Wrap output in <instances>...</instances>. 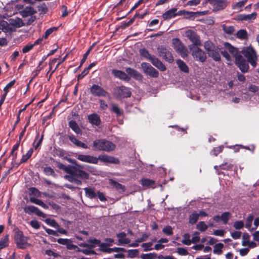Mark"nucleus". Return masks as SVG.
<instances>
[{
    "label": "nucleus",
    "instance_id": "6e6d98bb",
    "mask_svg": "<svg viewBox=\"0 0 259 259\" xmlns=\"http://www.w3.org/2000/svg\"><path fill=\"white\" fill-rule=\"evenodd\" d=\"M16 82L15 79L12 80L9 83H8L4 89V91L5 92V94L6 96H7V93L9 92L10 89H11L15 84Z\"/></svg>",
    "mask_w": 259,
    "mask_h": 259
},
{
    "label": "nucleus",
    "instance_id": "603ef678",
    "mask_svg": "<svg viewBox=\"0 0 259 259\" xmlns=\"http://www.w3.org/2000/svg\"><path fill=\"white\" fill-rule=\"evenodd\" d=\"M237 37L241 39H245L247 37L246 30L244 29L239 30L236 33Z\"/></svg>",
    "mask_w": 259,
    "mask_h": 259
},
{
    "label": "nucleus",
    "instance_id": "f3484780",
    "mask_svg": "<svg viewBox=\"0 0 259 259\" xmlns=\"http://www.w3.org/2000/svg\"><path fill=\"white\" fill-rule=\"evenodd\" d=\"M141 184L144 189L148 188H155V181L153 180L143 178L141 180Z\"/></svg>",
    "mask_w": 259,
    "mask_h": 259
},
{
    "label": "nucleus",
    "instance_id": "7c9ffc66",
    "mask_svg": "<svg viewBox=\"0 0 259 259\" xmlns=\"http://www.w3.org/2000/svg\"><path fill=\"white\" fill-rule=\"evenodd\" d=\"M30 201L31 203H35L36 204H37L42 207H43L45 209L48 208V206L45 204L44 202H43L41 200L37 199L35 197H30Z\"/></svg>",
    "mask_w": 259,
    "mask_h": 259
},
{
    "label": "nucleus",
    "instance_id": "a211bd4d",
    "mask_svg": "<svg viewBox=\"0 0 259 259\" xmlns=\"http://www.w3.org/2000/svg\"><path fill=\"white\" fill-rule=\"evenodd\" d=\"M145 72L149 75L156 77L158 75V72L152 66H142Z\"/></svg>",
    "mask_w": 259,
    "mask_h": 259
},
{
    "label": "nucleus",
    "instance_id": "6ab92c4d",
    "mask_svg": "<svg viewBox=\"0 0 259 259\" xmlns=\"http://www.w3.org/2000/svg\"><path fill=\"white\" fill-rule=\"evenodd\" d=\"M68 138H69V140L72 143H73L76 146H77L78 147L82 148L83 149L88 148V146L86 144L80 141L79 140L77 139L74 136H73V135L69 136L68 137Z\"/></svg>",
    "mask_w": 259,
    "mask_h": 259
},
{
    "label": "nucleus",
    "instance_id": "bb28decb",
    "mask_svg": "<svg viewBox=\"0 0 259 259\" xmlns=\"http://www.w3.org/2000/svg\"><path fill=\"white\" fill-rule=\"evenodd\" d=\"M85 196L90 199H93L97 197V193L95 188H84Z\"/></svg>",
    "mask_w": 259,
    "mask_h": 259
},
{
    "label": "nucleus",
    "instance_id": "393cba45",
    "mask_svg": "<svg viewBox=\"0 0 259 259\" xmlns=\"http://www.w3.org/2000/svg\"><path fill=\"white\" fill-rule=\"evenodd\" d=\"M69 126L76 134L81 135L82 131L75 121H69Z\"/></svg>",
    "mask_w": 259,
    "mask_h": 259
},
{
    "label": "nucleus",
    "instance_id": "ddd939ff",
    "mask_svg": "<svg viewBox=\"0 0 259 259\" xmlns=\"http://www.w3.org/2000/svg\"><path fill=\"white\" fill-rule=\"evenodd\" d=\"M24 211L26 213L31 214L34 213L38 217L45 218L46 215L40 210L37 207L33 205H30L26 206L24 208Z\"/></svg>",
    "mask_w": 259,
    "mask_h": 259
},
{
    "label": "nucleus",
    "instance_id": "9d476101",
    "mask_svg": "<svg viewBox=\"0 0 259 259\" xmlns=\"http://www.w3.org/2000/svg\"><path fill=\"white\" fill-rule=\"evenodd\" d=\"M158 52L159 56H161L164 59L167 61L168 63H172L173 57L169 49L162 47H158Z\"/></svg>",
    "mask_w": 259,
    "mask_h": 259
},
{
    "label": "nucleus",
    "instance_id": "69168bd1",
    "mask_svg": "<svg viewBox=\"0 0 259 259\" xmlns=\"http://www.w3.org/2000/svg\"><path fill=\"white\" fill-rule=\"evenodd\" d=\"M233 164L228 163H225L220 165V168L224 170H231L233 168Z\"/></svg>",
    "mask_w": 259,
    "mask_h": 259
},
{
    "label": "nucleus",
    "instance_id": "4be33fe9",
    "mask_svg": "<svg viewBox=\"0 0 259 259\" xmlns=\"http://www.w3.org/2000/svg\"><path fill=\"white\" fill-rule=\"evenodd\" d=\"M177 11V9L176 8L171 9L163 13L162 17L165 20H169L170 19L176 17Z\"/></svg>",
    "mask_w": 259,
    "mask_h": 259
},
{
    "label": "nucleus",
    "instance_id": "423d86ee",
    "mask_svg": "<svg viewBox=\"0 0 259 259\" xmlns=\"http://www.w3.org/2000/svg\"><path fill=\"white\" fill-rule=\"evenodd\" d=\"M172 42L174 49L180 54L182 57L184 58L187 56L188 50L179 38H173Z\"/></svg>",
    "mask_w": 259,
    "mask_h": 259
},
{
    "label": "nucleus",
    "instance_id": "473e14b6",
    "mask_svg": "<svg viewBox=\"0 0 259 259\" xmlns=\"http://www.w3.org/2000/svg\"><path fill=\"white\" fill-rule=\"evenodd\" d=\"M231 217V214L229 212H224L221 215V221L225 225L227 224L228 221Z\"/></svg>",
    "mask_w": 259,
    "mask_h": 259
},
{
    "label": "nucleus",
    "instance_id": "7ed1b4c3",
    "mask_svg": "<svg viewBox=\"0 0 259 259\" xmlns=\"http://www.w3.org/2000/svg\"><path fill=\"white\" fill-rule=\"evenodd\" d=\"M75 157L78 160L82 162L94 164H97L99 160L106 163H119V160L117 158L106 154L100 155L98 157H97L90 155L76 154Z\"/></svg>",
    "mask_w": 259,
    "mask_h": 259
},
{
    "label": "nucleus",
    "instance_id": "6e6552de",
    "mask_svg": "<svg viewBox=\"0 0 259 259\" xmlns=\"http://www.w3.org/2000/svg\"><path fill=\"white\" fill-rule=\"evenodd\" d=\"M91 94L96 97H105L108 95V93L103 88L97 84H93L90 89Z\"/></svg>",
    "mask_w": 259,
    "mask_h": 259
},
{
    "label": "nucleus",
    "instance_id": "37998d69",
    "mask_svg": "<svg viewBox=\"0 0 259 259\" xmlns=\"http://www.w3.org/2000/svg\"><path fill=\"white\" fill-rule=\"evenodd\" d=\"M153 243L152 242H149L147 243H144L141 245L142 247L143 248L144 251H148L153 249L152 247Z\"/></svg>",
    "mask_w": 259,
    "mask_h": 259
},
{
    "label": "nucleus",
    "instance_id": "ea45409f",
    "mask_svg": "<svg viewBox=\"0 0 259 259\" xmlns=\"http://www.w3.org/2000/svg\"><path fill=\"white\" fill-rule=\"evenodd\" d=\"M157 257V254L155 252L142 254L140 255L141 259H155Z\"/></svg>",
    "mask_w": 259,
    "mask_h": 259
},
{
    "label": "nucleus",
    "instance_id": "09e8293b",
    "mask_svg": "<svg viewBox=\"0 0 259 259\" xmlns=\"http://www.w3.org/2000/svg\"><path fill=\"white\" fill-rule=\"evenodd\" d=\"M92 248H88L83 249H80L78 248V251L79 252H81L86 255H91V254H96V252L94 250L91 249Z\"/></svg>",
    "mask_w": 259,
    "mask_h": 259
},
{
    "label": "nucleus",
    "instance_id": "2f4dec72",
    "mask_svg": "<svg viewBox=\"0 0 259 259\" xmlns=\"http://www.w3.org/2000/svg\"><path fill=\"white\" fill-rule=\"evenodd\" d=\"M9 245V235H5L0 239V250Z\"/></svg>",
    "mask_w": 259,
    "mask_h": 259
},
{
    "label": "nucleus",
    "instance_id": "338daca9",
    "mask_svg": "<svg viewBox=\"0 0 259 259\" xmlns=\"http://www.w3.org/2000/svg\"><path fill=\"white\" fill-rule=\"evenodd\" d=\"M113 184H114V187L117 190L120 191L121 192H124L125 191L124 186H123L122 185H121V184L116 182H113Z\"/></svg>",
    "mask_w": 259,
    "mask_h": 259
},
{
    "label": "nucleus",
    "instance_id": "c85d7f7f",
    "mask_svg": "<svg viewBox=\"0 0 259 259\" xmlns=\"http://www.w3.org/2000/svg\"><path fill=\"white\" fill-rule=\"evenodd\" d=\"M36 13L35 11H34V9L31 7H26L21 12V15L23 17H26L29 16H31L33 14Z\"/></svg>",
    "mask_w": 259,
    "mask_h": 259
},
{
    "label": "nucleus",
    "instance_id": "72a5a7b5",
    "mask_svg": "<svg viewBox=\"0 0 259 259\" xmlns=\"http://www.w3.org/2000/svg\"><path fill=\"white\" fill-rule=\"evenodd\" d=\"M111 111L116 114L117 116H120L123 114V111L117 105L112 104Z\"/></svg>",
    "mask_w": 259,
    "mask_h": 259
},
{
    "label": "nucleus",
    "instance_id": "4468645a",
    "mask_svg": "<svg viewBox=\"0 0 259 259\" xmlns=\"http://www.w3.org/2000/svg\"><path fill=\"white\" fill-rule=\"evenodd\" d=\"M214 8L217 10L224 9L227 5V3L225 0H208Z\"/></svg>",
    "mask_w": 259,
    "mask_h": 259
},
{
    "label": "nucleus",
    "instance_id": "864d4df0",
    "mask_svg": "<svg viewBox=\"0 0 259 259\" xmlns=\"http://www.w3.org/2000/svg\"><path fill=\"white\" fill-rule=\"evenodd\" d=\"M45 252L46 254L49 256H52L54 257L53 259L60 256V254L59 253L55 252L51 249H47L45 250Z\"/></svg>",
    "mask_w": 259,
    "mask_h": 259
},
{
    "label": "nucleus",
    "instance_id": "774afa93",
    "mask_svg": "<svg viewBox=\"0 0 259 259\" xmlns=\"http://www.w3.org/2000/svg\"><path fill=\"white\" fill-rule=\"evenodd\" d=\"M38 10L42 13L45 14L48 11V7L45 4H42L38 6Z\"/></svg>",
    "mask_w": 259,
    "mask_h": 259
},
{
    "label": "nucleus",
    "instance_id": "a878e982",
    "mask_svg": "<svg viewBox=\"0 0 259 259\" xmlns=\"http://www.w3.org/2000/svg\"><path fill=\"white\" fill-rule=\"evenodd\" d=\"M112 73L115 76L120 79L125 80H128L130 79V77L128 76V75L123 71L117 70H113Z\"/></svg>",
    "mask_w": 259,
    "mask_h": 259
},
{
    "label": "nucleus",
    "instance_id": "0eeeda50",
    "mask_svg": "<svg viewBox=\"0 0 259 259\" xmlns=\"http://www.w3.org/2000/svg\"><path fill=\"white\" fill-rule=\"evenodd\" d=\"M190 49L192 51V56L200 62H204L206 58V56L204 51L199 49L197 46L190 45Z\"/></svg>",
    "mask_w": 259,
    "mask_h": 259
},
{
    "label": "nucleus",
    "instance_id": "a18cd8bd",
    "mask_svg": "<svg viewBox=\"0 0 259 259\" xmlns=\"http://www.w3.org/2000/svg\"><path fill=\"white\" fill-rule=\"evenodd\" d=\"M93 66H88V67L84 68V69L81 72V73L78 75V76H77L78 80L82 79L85 75H87L89 73V70Z\"/></svg>",
    "mask_w": 259,
    "mask_h": 259
},
{
    "label": "nucleus",
    "instance_id": "2eb2a0df",
    "mask_svg": "<svg viewBox=\"0 0 259 259\" xmlns=\"http://www.w3.org/2000/svg\"><path fill=\"white\" fill-rule=\"evenodd\" d=\"M57 241L60 244L66 245L68 249L73 250L77 248V246L73 244L72 241L69 239L59 238Z\"/></svg>",
    "mask_w": 259,
    "mask_h": 259
},
{
    "label": "nucleus",
    "instance_id": "13d9d810",
    "mask_svg": "<svg viewBox=\"0 0 259 259\" xmlns=\"http://www.w3.org/2000/svg\"><path fill=\"white\" fill-rule=\"evenodd\" d=\"M29 195H34V196L39 197L40 196V192L36 188L32 187L29 189Z\"/></svg>",
    "mask_w": 259,
    "mask_h": 259
},
{
    "label": "nucleus",
    "instance_id": "cd10ccee",
    "mask_svg": "<svg viewBox=\"0 0 259 259\" xmlns=\"http://www.w3.org/2000/svg\"><path fill=\"white\" fill-rule=\"evenodd\" d=\"M257 16V14L255 12L247 15H240L239 18L241 20L251 21L254 20Z\"/></svg>",
    "mask_w": 259,
    "mask_h": 259
},
{
    "label": "nucleus",
    "instance_id": "79ce46f5",
    "mask_svg": "<svg viewBox=\"0 0 259 259\" xmlns=\"http://www.w3.org/2000/svg\"><path fill=\"white\" fill-rule=\"evenodd\" d=\"M208 54L215 61H219L221 59V57L219 53L214 50L208 53Z\"/></svg>",
    "mask_w": 259,
    "mask_h": 259
},
{
    "label": "nucleus",
    "instance_id": "0e129e2a",
    "mask_svg": "<svg viewBox=\"0 0 259 259\" xmlns=\"http://www.w3.org/2000/svg\"><path fill=\"white\" fill-rule=\"evenodd\" d=\"M199 233L197 231H196L194 233L193 236L192 238V240H191V243H196L199 241L200 237L199 236Z\"/></svg>",
    "mask_w": 259,
    "mask_h": 259
},
{
    "label": "nucleus",
    "instance_id": "b1692460",
    "mask_svg": "<svg viewBox=\"0 0 259 259\" xmlns=\"http://www.w3.org/2000/svg\"><path fill=\"white\" fill-rule=\"evenodd\" d=\"M126 71L129 75H130L132 77H134L136 79L138 80H142V75L137 71L133 70L130 68H127Z\"/></svg>",
    "mask_w": 259,
    "mask_h": 259
},
{
    "label": "nucleus",
    "instance_id": "f704fd0d",
    "mask_svg": "<svg viewBox=\"0 0 259 259\" xmlns=\"http://www.w3.org/2000/svg\"><path fill=\"white\" fill-rule=\"evenodd\" d=\"M253 218H254L253 215L252 214H250L247 217V218L246 220L245 227L246 228H247L250 231H252L253 230H254V228H251V226L252 225V222L253 220Z\"/></svg>",
    "mask_w": 259,
    "mask_h": 259
},
{
    "label": "nucleus",
    "instance_id": "aec40b11",
    "mask_svg": "<svg viewBox=\"0 0 259 259\" xmlns=\"http://www.w3.org/2000/svg\"><path fill=\"white\" fill-rule=\"evenodd\" d=\"M10 24L12 27L15 28H19L24 25V23L21 18H11L9 20Z\"/></svg>",
    "mask_w": 259,
    "mask_h": 259
},
{
    "label": "nucleus",
    "instance_id": "1a4fd4ad",
    "mask_svg": "<svg viewBox=\"0 0 259 259\" xmlns=\"http://www.w3.org/2000/svg\"><path fill=\"white\" fill-rule=\"evenodd\" d=\"M114 91L117 96L121 98H129L132 95L130 89L124 86L117 87L114 89Z\"/></svg>",
    "mask_w": 259,
    "mask_h": 259
},
{
    "label": "nucleus",
    "instance_id": "de8ad7c7",
    "mask_svg": "<svg viewBox=\"0 0 259 259\" xmlns=\"http://www.w3.org/2000/svg\"><path fill=\"white\" fill-rule=\"evenodd\" d=\"M250 236L247 233H244L242 236V245L244 246H247L249 242Z\"/></svg>",
    "mask_w": 259,
    "mask_h": 259
},
{
    "label": "nucleus",
    "instance_id": "c756f323",
    "mask_svg": "<svg viewBox=\"0 0 259 259\" xmlns=\"http://www.w3.org/2000/svg\"><path fill=\"white\" fill-rule=\"evenodd\" d=\"M221 27L224 33L227 34L231 35L235 32V29L232 26L223 24L221 25Z\"/></svg>",
    "mask_w": 259,
    "mask_h": 259
},
{
    "label": "nucleus",
    "instance_id": "412c9836",
    "mask_svg": "<svg viewBox=\"0 0 259 259\" xmlns=\"http://www.w3.org/2000/svg\"><path fill=\"white\" fill-rule=\"evenodd\" d=\"M0 29H2L5 32H10L15 31V28L10 24L9 21L6 22L3 21L0 23Z\"/></svg>",
    "mask_w": 259,
    "mask_h": 259
},
{
    "label": "nucleus",
    "instance_id": "e433bc0d",
    "mask_svg": "<svg viewBox=\"0 0 259 259\" xmlns=\"http://www.w3.org/2000/svg\"><path fill=\"white\" fill-rule=\"evenodd\" d=\"M199 219L197 213L195 211L189 215V222L191 224H195Z\"/></svg>",
    "mask_w": 259,
    "mask_h": 259
},
{
    "label": "nucleus",
    "instance_id": "dca6fc26",
    "mask_svg": "<svg viewBox=\"0 0 259 259\" xmlns=\"http://www.w3.org/2000/svg\"><path fill=\"white\" fill-rule=\"evenodd\" d=\"M88 119L90 123L93 125L99 126L101 122L100 117L97 113H93L88 116Z\"/></svg>",
    "mask_w": 259,
    "mask_h": 259
},
{
    "label": "nucleus",
    "instance_id": "39448f33",
    "mask_svg": "<svg viewBox=\"0 0 259 259\" xmlns=\"http://www.w3.org/2000/svg\"><path fill=\"white\" fill-rule=\"evenodd\" d=\"M14 240L19 248L25 249L29 245L27 243V237H25L21 231H18L15 233Z\"/></svg>",
    "mask_w": 259,
    "mask_h": 259
},
{
    "label": "nucleus",
    "instance_id": "f257e3e1",
    "mask_svg": "<svg viewBox=\"0 0 259 259\" xmlns=\"http://www.w3.org/2000/svg\"><path fill=\"white\" fill-rule=\"evenodd\" d=\"M224 46L233 56L236 65H245L246 61L242 54L244 55L251 65L256 64V53L252 47L244 48L241 52H239L237 48H235L229 42H225Z\"/></svg>",
    "mask_w": 259,
    "mask_h": 259
},
{
    "label": "nucleus",
    "instance_id": "4d7b16f0",
    "mask_svg": "<svg viewBox=\"0 0 259 259\" xmlns=\"http://www.w3.org/2000/svg\"><path fill=\"white\" fill-rule=\"evenodd\" d=\"M244 226V222L242 221H237L234 223L233 227L235 229L239 230L243 228Z\"/></svg>",
    "mask_w": 259,
    "mask_h": 259
},
{
    "label": "nucleus",
    "instance_id": "5701e85b",
    "mask_svg": "<svg viewBox=\"0 0 259 259\" xmlns=\"http://www.w3.org/2000/svg\"><path fill=\"white\" fill-rule=\"evenodd\" d=\"M117 237L118 238V242L121 244H128L131 240L126 237V234L124 232H121L116 234Z\"/></svg>",
    "mask_w": 259,
    "mask_h": 259
},
{
    "label": "nucleus",
    "instance_id": "4c0bfd02",
    "mask_svg": "<svg viewBox=\"0 0 259 259\" xmlns=\"http://www.w3.org/2000/svg\"><path fill=\"white\" fill-rule=\"evenodd\" d=\"M109 245L105 243H101L99 244V250L101 251L106 252L108 253H111V248H108V246Z\"/></svg>",
    "mask_w": 259,
    "mask_h": 259
},
{
    "label": "nucleus",
    "instance_id": "680f3d73",
    "mask_svg": "<svg viewBox=\"0 0 259 259\" xmlns=\"http://www.w3.org/2000/svg\"><path fill=\"white\" fill-rule=\"evenodd\" d=\"M38 137L39 134H37V135L36 136L35 140L33 142V146L35 149H37L39 147L42 141L43 136H42L41 138L36 142V140L37 138H38Z\"/></svg>",
    "mask_w": 259,
    "mask_h": 259
},
{
    "label": "nucleus",
    "instance_id": "9b49d317",
    "mask_svg": "<svg viewBox=\"0 0 259 259\" xmlns=\"http://www.w3.org/2000/svg\"><path fill=\"white\" fill-rule=\"evenodd\" d=\"M141 56L144 57L146 59L150 61L153 65H158L159 61L154 56L150 55L148 51L145 49H141L139 50Z\"/></svg>",
    "mask_w": 259,
    "mask_h": 259
},
{
    "label": "nucleus",
    "instance_id": "bf43d9fd",
    "mask_svg": "<svg viewBox=\"0 0 259 259\" xmlns=\"http://www.w3.org/2000/svg\"><path fill=\"white\" fill-rule=\"evenodd\" d=\"M223 148V146L215 147L212 150L211 153L214 156H217L219 154V153L222 152Z\"/></svg>",
    "mask_w": 259,
    "mask_h": 259
},
{
    "label": "nucleus",
    "instance_id": "c03bdc74",
    "mask_svg": "<svg viewBox=\"0 0 259 259\" xmlns=\"http://www.w3.org/2000/svg\"><path fill=\"white\" fill-rule=\"evenodd\" d=\"M190 235L188 233H185L183 235L184 239L182 241L183 244L187 245H190L191 244V241L190 239Z\"/></svg>",
    "mask_w": 259,
    "mask_h": 259
},
{
    "label": "nucleus",
    "instance_id": "a19ab883",
    "mask_svg": "<svg viewBox=\"0 0 259 259\" xmlns=\"http://www.w3.org/2000/svg\"><path fill=\"white\" fill-rule=\"evenodd\" d=\"M196 228L201 232L206 231L208 228V226L203 221L199 222L196 225Z\"/></svg>",
    "mask_w": 259,
    "mask_h": 259
},
{
    "label": "nucleus",
    "instance_id": "20e7f679",
    "mask_svg": "<svg viewBox=\"0 0 259 259\" xmlns=\"http://www.w3.org/2000/svg\"><path fill=\"white\" fill-rule=\"evenodd\" d=\"M115 148L116 145L113 143L106 139H96L93 143V149L94 151L110 152Z\"/></svg>",
    "mask_w": 259,
    "mask_h": 259
},
{
    "label": "nucleus",
    "instance_id": "f8f14e48",
    "mask_svg": "<svg viewBox=\"0 0 259 259\" xmlns=\"http://www.w3.org/2000/svg\"><path fill=\"white\" fill-rule=\"evenodd\" d=\"M186 36L193 42V46H198L201 45L199 37L195 31L188 30L186 32Z\"/></svg>",
    "mask_w": 259,
    "mask_h": 259
},
{
    "label": "nucleus",
    "instance_id": "49530a36",
    "mask_svg": "<svg viewBox=\"0 0 259 259\" xmlns=\"http://www.w3.org/2000/svg\"><path fill=\"white\" fill-rule=\"evenodd\" d=\"M128 253V257L130 258H134L139 255V250L138 249H129L126 250Z\"/></svg>",
    "mask_w": 259,
    "mask_h": 259
},
{
    "label": "nucleus",
    "instance_id": "5fc2aeb1",
    "mask_svg": "<svg viewBox=\"0 0 259 259\" xmlns=\"http://www.w3.org/2000/svg\"><path fill=\"white\" fill-rule=\"evenodd\" d=\"M163 233L167 235H171L173 234L172 228L170 226H166L162 229Z\"/></svg>",
    "mask_w": 259,
    "mask_h": 259
},
{
    "label": "nucleus",
    "instance_id": "f03ea898",
    "mask_svg": "<svg viewBox=\"0 0 259 259\" xmlns=\"http://www.w3.org/2000/svg\"><path fill=\"white\" fill-rule=\"evenodd\" d=\"M58 167L69 174L64 176L65 179L70 182L74 183L76 185H81L82 184V182L78 179V178L83 180H87L89 178V174L88 173L83 170L78 169L75 166L70 165L66 166L62 163H59L58 164Z\"/></svg>",
    "mask_w": 259,
    "mask_h": 259
},
{
    "label": "nucleus",
    "instance_id": "e2e57ef3",
    "mask_svg": "<svg viewBox=\"0 0 259 259\" xmlns=\"http://www.w3.org/2000/svg\"><path fill=\"white\" fill-rule=\"evenodd\" d=\"M66 57H64L62 59L59 58H55L53 59L50 63V65L56 64V65H60L63 61L65 60Z\"/></svg>",
    "mask_w": 259,
    "mask_h": 259
},
{
    "label": "nucleus",
    "instance_id": "052dcab7",
    "mask_svg": "<svg viewBox=\"0 0 259 259\" xmlns=\"http://www.w3.org/2000/svg\"><path fill=\"white\" fill-rule=\"evenodd\" d=\"M94 46V44L90 48L88 49V50L86 52V53L84 54L82 59H81L80 61V64L82 65L85 61L88 56H89V54L91 52V51L92 50L93 47Z\"/></svg>",
    "mask_w": 259,
    "mask_h": 259
},
{
    "label": "nucleus",
    "instance_id": "8fccbe9b",
    "mask_svg": "<svg viewBox=\"0 0 259 259\" xmlns=\"http://www.w3.org/2000/svg\"><path fill=\"white\" fill-rule=\"evenodd\" d=\"M214 47L213 44L210 41H206L204 43L205 49L208 52V53L214 50Z\"/></svg>",
    "mask_w": 259,
    "mask_h": 259
},
{
    "label": "nucleus",
    "instance_id": "58836bf2",
    "mask_svg": "<svg viewBox=\"0 0 259 259\" xmlns=\"http://www.w3.org/2000/svg\"><path fill=\"white\" fill-rule=\"evenodd\" d=\"M224 247V244L222 243L215 244L214 246V249L213 252L215 254H221L223 251L222 249Z\"/></svg>",
    "mask_w": 259,
    "mask_h": 259
},
{
    "label": "nucleus",
    "instance_id": "3c124183",
    "mask_svg": "<svg viewBox=\"0 0 259 259\" xmlns=\"http://www.w3.org/2000/svg\"><path fill=\"white\" fill-rule=\"evenodd\" d=\"M44 171L47 176H52L53 177H55L56 176L54 170L51 167H45Z\"/></svg>",
    "mask_w": 259,
    "mask_h": 259
},
{
    "label": "nucleus",
    "instance_id": "c9c22d12",
    "mask_svg": "<svg viewBox=\"0 0 259 259\" xmlns=\"http://www.w3.org/2000/svg\"><path fill=\"white\" fill-rule=\"evenodd\" d=\"M33 150L32 148H30L25 155H23L20 160V163H24L26 162L28 159L32 156L33 154Z\"/></svg>",
    "mask_w": 259,
    "mask_h": 259
}]
</instances>
